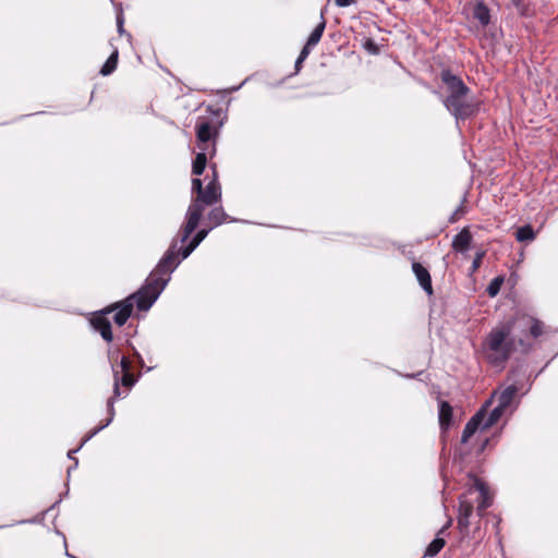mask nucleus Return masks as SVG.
I'll return each mask as SVG.
<instances>
[{
	"instance_id": "cd10ccee",
	"label": "nucleus",
	"mask_w": 558,
	"mask_h": 558,
	"mask_svg": "<svg viewBox=\"0 0 558 558\" xmlns=\"http://www.w3.org/2000/svg\"><path fill=\"white\" fill-rule=\"evenodd\" d=\"M504 283V277L502 276H497L495 277L490 282L489 284L487 286L486 288V292L487 294L490 296V298H495L499 292H500V289H501V286Z\"/></svg>"
},
{
	"instance_id": "f257e3e1",
	"label": "nucleus",
	"mask_w": 558,
	"mask_h": 558,
	"mask_svg": "<svg viewBox=\"0 0 558 558\" xmlns=\"http://www.w3.org/2000/svg\"><path fill=\"white\" fill-rule=\"evenodd\" d=\"M168 281L169 278H155L154 276H148L145 283L136 292L122 301L116 302L120 308L112 317L114 324L120 327L123 326L131 317L134 306L142 312L148 311L157 301Z\"/></svg>"
},
{
	"instance_id": "473e14b6",
	"label": "nucleus",
	"mask_w": 558,
	"mask_h": 558,
	"mask_svg": "<svg viewBox=\"0 0 558 558\" xmlns=\"http://www.w3.org/2000/svg\"><path fill=\"white\" fill-rule=\"evenodd\" d=\"M363 47L372 54H377L379 52L377 44L372 38H366L363 44Z\"/></svg>"
},
{
	"instance_id": "c03bdc74",
	"label": "nucleus",
	"mask_w": 558,
	"mask_h": 558,
	"mask_svg": "<svg viewBox=\"0 0 558 558\" xmlns=\"http://www.w3.org/2000/svg\"><path fill=\"white\" fill-rule=\"evenodd\" d=\"M209 168L213 171V178H215V174L218 177V174H217V165L216 163H210Z\"/></svg>"
},
{
	"instance_id": "37998d69",
	"label": "nucleus",
	"mask_w": 558,
	"mask_h": 558,
	"mask_svg": "<svg viewBox=\"0 0 558 558\" xmlns=\"http://www.w3.org/2000/svg\"><path fill=\"white\" fill-rule=\"evenodd\" d=\"M80 449H81V448H80V446H78L76 449L70 450V451L68 452V458L74 461V459H75V458H74V453H76Z\"/></svg>"
},
{
	"instance_id": "1a4fd4ad",
	"label": "nucleus",
	"mask_w": 558,
	"mask_h": 558,
	"mask_svg": "<svg viewBox=\"0 0 558 558\" xmlns=\"http://www.w3.org/2000/svg\"><path fill=\"white\" fill-rule=\"evenodd\" d=\"M119 308V305L114 302L102 310L94 312L89 318L93 329L108 343L113 340L112 326L108 315L118 313Z\"/></svg>"
},
{
	"instance_id": "bb28decb",
	"label": "nucleus",
	"mask_w": 558,
	"mask_h": 558,
	"mask_svg": "<svg viewBox=\"0 0 558 558\" xmlns=\"http://www.w3.org/2000/svg\"><path fill=\"white\" fill-rule=\"evenodd\" d=\"M534 238H535V232L531 225L522 226L517 230L515 239L519 242L532 241V240H534Z\"/></svg>"
},
{
	"instance_id": "aec40b11",
	"label": "nucleus",
	"mask_w": 558,
	"mask_h": 558,
	"mask_svg": "<svg viewBox=\"0 0 558 558\" xmlns=\"http://www.w3.org/2000/svg\"><path fill=\"white\" fill-rule=\"evenodd\" d=\"M505 411V408H500V405L497 404L489 413L486 412V416L482 423V430H486L495 425L500 420Z\"/></svg>"
},
{
	"instance_id": "39448f33",
	"label": "nucleus",
	"mask_w": 558,
	"mask_h": 558,
	"mask_svg": "<svg viewBox=\"0 0 558 558\" xmlns=\"http://www.w3.org/2000/svg\"><path fill=\"white\" fill-rule=\"evenodd\" d=\"M182 243L179 240H173L165 252L163 256L160 258L154 270L149 274V276H154L155 278H169L170 275L174 271V269L180 265L182 255L180 254V248H178V243Z\"/></svg>"
},
{
	"instance_id": "4468645a",
	"label": "nucleus",
	"mask_w": 558,
	"mask_h": 558,
	"mask_svg": "<svg viewBox=\"0 0 558 558\" xmlns=\"http://www.w3.org/2000/svg\"><path fill=\"white\" fill-rule=\"evenodd\" d=\"M412 270L416 277L418 284L425 291V293L429 296L433 295L434 289L429 270L418 262L412 263Z\"/></svg>"
},
{
	"instance_id": "9b49d317",
	"label": "nucleus",
	"mask_w": 558,
	"mask_h": 558,
	"mask_svg": "<svg viewBox=\"0 0 558 558\" xmlns=\"http://www.w3.org/2000/svg\"><path fill=\"white\" fill-rule=\"evenodd\" d=\"M440 80L446 87L447 96H469L471 93L470 87L463 82V80L453 74L450 69H444L440 72Z\"/></svg>"
},
{
	"instance_id": "f704fd0d",
	"label": "nucleus",
	"mask_w": 558,
	"mask_h": 558,
	"mask_svg": "<svg viewBox=\"0 0 558 558\" xmlns=\"http://www.w3.org/2000/svg\"><path fill=\"white\" fill-rule=\"evenodd\" d=\"M107 355H108V360L109 362L112 364H114L113 362H117L118 359H119V355H120V350L119 349H112V348H109L108 349V352H107Z\"/></svg>"
},
{
	"instance_id": "6ab92c4d",
	"label": "nucleus",
	"mask_w": 558,
	"mask_h": 558,
	"mask_svg": "<svg viewBox=\"0 0 558 558\" xmlns=\"http://www.w3.org/2000/svg\"><path fill=\"white\" fill-rule=\"evenodd\" d=\"M438 417L440 428L444 430L448 429L453 417V409L448 401L439 402Z\"/></svg>"
},
{
	"instance_id": "e433bc0d",
	"label": "nucleus",
	"mask_w": 558,
	"mask_h": 558,
	"mask_svg": "<svg viewBox=\"0 0 558 558\" xmlns=\"http://www.w3.org/2000/svg\"><path fill=\"white\" fill-rule=\"evenodd\" d=\"M314 46H308V43H306L304 45V47L302 48L300 54H299V58H301V60H306V58L308 57V54L311 53V50Z\"/></svg>"
},
{
	"instance_id": "c756f323",
	"label": "nucleus",
	"mask_w": 558,
	"mask_h": 558,
	"mask_svg": "<svg viewBox=\"0 0 558 558\" xmlns=\"http://www.w3.org/2000/svg\"><path fill=\"white\" fill-rule=\"evenodd\" d=\"M485 255H486V251L485 250H480V251H477L475 253L474 259H473L471 268H470V274L471 275L478 270V268L481 267L483 258L485 257Z\"/></svg>"
},
{
	"instance_id": "c85d7f7f",
	"label": "nucleus",
	"mask_w": 558,
	"mask_h": 558,
	"mask_svg": "<svg viewBox=\"0 0 558 558\" xmlns=\"http://www.w3.org/2000/svg\"><path fill=\"white\" fill-rule=\"evenodd\" d=\"M108 426V422L100 423L97 427L90 429L83 438L80 444V448H82L88 440H90L94 436H96L100 430Z\"/></svg>"
},
{
	"instance_id": "412c9836",
	"label": "nucleus",
	"mask_w": 558,
	"mask_h": 558,
	"mask_svg": "<svg viewBox=\"0 0 558 558\" xmlns=\"http://www.w3.org/2000/svg\"><path fill=\"white\" fill-rule=\"evenodd\" d=\"M210 149L201 150L196 154L195 158L192 162V173L194 175H202L206 165H207V155H209Z\"/></svg>"
},
{
	"instance_id": "423d86ee",
	"label": "nucleus",
	"mask_w": 558,
	"mask_h": 558,
	"mask_svg": "<svg viewBox=\"0 0 558 558\" xmlns=\"http://www.w3.org/2000/svg\"><path fill=\"white\" fill-rule=\"evenodd\" d=\"M442 105L450 112L451 116L458 121H465L474 117L478 111V106L468 100V96H446L442 99Z\"/></svg>"
},
{
	"instance_id": "20e7f679",
	"label": "nucleus",
	"mask_w": 558,
	"mask_h": 558,
	"mask_svg": "<svg viewBox=\"0 0 558 558\" xmlns=\"http://www.w3.org/2000/svg\"><path fill=\"white\" fill-rule=\"evenodd\" d=\"M206 111L209 112L214 119L199 117L196 121L195 133L197 147L199 150L210 149L209 157L211 158L216 155V140L219 135V129L223 124L221 119L222 110L221 108H214V106H208Z\"/></svg>"
},
{
	"instance_id": "7c9ffc66",
	"label": "nucleus",
	"mask_w": 558,
	"mask_h": 558,
	"mask_svg": "<svg viewBox=\"0 0 558 558\" xmlns=\"http://www.w3.org/2000/svg\"><path fill=\"white\" fill-rule=\"evenodd\" d=\"M117 398L118 397H114V395H113L107 401L108 418L105 422H108V425L113 421V417H114V414H116V411H114V400Z\"/></svg>"
},
{
	"instance_id": "79ce46f5",
	"label": "nucleus",
	"mask_w": 558,
	"mask_h": 558,
	"mask_svg": "<svg viewBox=\"0 0 558 558\" xmlns=\"http://www.w3.org/2000/svg\"><path fill=\"white\" fill-rule=\"evenodd\" d=\"M488 442H489L488 438H485L484 440H482L478 451L480 452L484 451L486 446L488 445Z\"/></svg>"
},
{
	"instance_id": "58836bf2",
	"label": "nucleus",
	"mask_w": 558,
	"mask_h": 558,
	"mask_svg": "<svg viewBox=\"0 0 558 558\" xmlns=\"http://www.w3.org/2000/svg\"><path fill=\"white\" fill-rule=\"evenodd\" d=\"M335 2L338 7L344 8L353 4L355 0H335Z\"/></svg>"
},
{
	"instance_id": "72a5a7b5",
	"label": "nucleus",
	"mask_w": 558,
	"mask_h": 558,
	"mask_svg": "<svg viewBox=\"0 0 558 558\" xmlns=\"http://www.w3.org/2000/svg\"><path fill=\"white\" fill-rule=\"evenodd\" d=\"M204 185L203 181L199 178H194L192 180V193L196 195H201L203 192Z\"/></svg>"
},
{
	"instance_id": "ddd939ff",
	"label": "nucleus",
	"mask_w": 558,
	"mask_h": 558,
	"mask_svg": "<svg viewBox=\"0 0 558 558\" xmlns=\"http://www.w3.org/2000/svg\"><path fill=\"white\" fill-rule=\"evenodd\" d=\"M486 416L485 408L480 409L465 424L461 436V444L465 445L470 438L477 432L482 430V423Z\"/></svg>"
},
{
	"instance_id": "a878e982",
	"label": "nucleus",
	"mask_w": 558,
	"mask_h": 558,
	"mask_svg": "<svg viewBox=\"0 0 558 558\" xmlns=\"http://www.w3.org/2000/svg\"><path fill=\"white\" fill-rule=\"evenodd\" d=\"M457 527L460 534V542H463L470 535V517L458 515Z\"/></svg>"
},
{
	"instance_id": "f8f14e48",
	"label": "nucleus",
	"mask_w": 558,
	"mask_h": 558,
	"mask_svg": "<svg viewBox=\"0 0 558 558\" xmlns=\"http://www.w3.org/2000/svg\"><path fill=\"white\" fill-rule=\"evenodd\" d=\"M473 490H476L478 493V504L476 508L477 515L483 517L485 510L493 504L492 497L489 496L488 487L483 481H481L480 478H475L472 487L469 489V493L471 494Z\"/></svg>"
},
{
	"instance_id": "f3484780",
	"label": "nucleus",
	"mask_w": 558,
	"mask_h": 558,
	"mask_svg": "<svg viewBox=\"0 0 558 558\" xmlns=\"http://www.w3.org/2000/svg\"><path fill=\"white\" fill-rule=\"evenodd\" d=\"M472 15L482 27H486L490 23V10L483 0H477L473 4Z\"/></svg>"
},
{
	"instance_id": "dca6fc26",
	"label": "nucleus",
	"mask_w": 558,
	"mask_h": 558,
	"mask_svg": "<svg viewBox=\"0 0 558 558\" xmlns=\"http://www.w3.org/2000/svg\"><path fill=\"white\" fill-rule=\"evenodd\" d=\"M233 221H235V219L230 218L221 206L211 208L206 217V222L211 230L222 223Z\"/></svg>"
},
{
	"instance_id": "393cba45",
	"label": "nucleus",
	"mask_w": 558,
	"mask_h": 558,
	"mask_svg": "<svg viewBox=\"0 0 558 558\" xmlns=\"http://www.w3.org/2000/svg\"><path fill=\"white\" fill-rule=\"evenodd\" d=\"M474 507L472 501L468 500L465 495L459 497L458 515L470 517L473 514Z\"/></svg>"
},
{
	"instance_id": "de8ad7c7",
	"label": "nucleus",
	"mask_w": 558,
	"mask_h": 558,
	"mask_svg": "<svg viewBox=\"0 0 558 558\" xmlns=\"http://www.w3.org/2000/svg\"><path fill=\"white\" fill-rule=\"evenodd\" d=\"M408 378H414V375H407Z\"/></svg>"
},
{
	"instance_id": "7ed1b4c3",
	"label": "nucleus",
	"mask_w": 558,
	"mask_h": 558,
	"mask_svg": "<svg viewBox=\"0 0 558 558\" xmlns=\"http://www.w3.org/2000/svg\"><path fill=\"white\" fill-rule=\"evenodd\" d=\"M221 201V186L218 177L215 174L207 185L203 189L201 195L192 198L185 214V222L180 230V241L185 243L191 234L198 227L206 206H213Z\"/></svg>"
},
{
	"instance_id": "4c0bfd02",
	"label": "nucleus",
	"mask_w": 558,
	"mask_h": 558,
	"mask_svg": "<svg viewBox=\"0 0 558 558\" xmlns=\"http://www.w3.org/2000/svg\"><path fill=\"white\" fill-rule=\"evenodd\" d=\"M452 521H453L452 518H449L447 520V522L445 523V525L437 532L438 535H444L448 531V529L452 525Z\"/></svg>"
},
{
	"instance_id": "49530a36",
	"label": "nucleus",
	"mask_w": 558,
	"mask_h": 558,
	"mask_svg": "<svg viewBox=\"0 0 558 558\" xmlns=\"http://www.w3.org/2000/svg\"><path fill=\"white\" fill-rule=\"evenodd\" d=\"M518 343L521 347H526L525 341H524V339L522 337L519 338ZM527 348H531V344H527Z\"/></svg>"
},
{
	"instance_id": "6e6552de",
	"label": "nucleus",
	"mask_w": 558,
	"mask_h": 558,
	"mask_svg": "<svg viewBox=\"0 0 558 558\" xmlns=\"http://www.w3.org/2000/svg\"><path fill=\"white\" fill-rule=\"evenodd\" d=\"M504 324H511V332L518 330L521 336H530L533 339L541 337L545 329V325L542 320L527 314H517Z\"/></svg>"
},
{
	"instance_id": "c9c22d12",
	"label": "nucleus",
	"mask_w": 558,
	"mask_h": 558,
	"mask_svg": "<svg viewBox=\"0 0 558 558\" xmlns=\"http://www.w3.org/2000/svg\"><path fill=\"white\" fill-rule=\"evenodd\" d=\"M123 24H124V17H123V13L122 11H120L117 15V28H118V32L120 34H123L124 33V27H123Z\"/></svg>"
},
{
	"instance_id": "a18cd8bd",
	"label": "nucleus",
	"mask_w": 558,
	"mask_h": 558,
	"mask_svg": "<svg viewBox=\"0 0 558 558\" xmlns=\"http://www.w3.org/2000/svg\"><path fill=\"white\" fill-rule=\"evenodd\" d=\"M77 464H78L77 459H74L73 465L69 466V469H68V473L70 474L72 470L76 469Z\"/></svg>"
},
{
	"instance_id": "0eeeda50",
	"label": "nucleus",
	"mask_w": 558,
	"mask_h": 558,
	"mask_svg": "<svg viewBox=\"0 0 558 558\" xmlns=\"http://www.w3.org/2000/svg\"><path fill=\"white\" fill-rule=\"evenodd\" d=\"M507 379L511 381V384L498 396V404L500 408H505L506 410L511 405L517 393L523 390L524 385L527 381V376L525 371L518 367L508 373Z\"/></svg>"
},
{
	"instance_id": "2f4dec72",
	"label": "nucleus",
	"mask_w": 558,
	"mask_h": 558,
	"mask_svg": "<svg viewBox=\"0 0 558 558\" xmlns=\"http://www.w3.org/2000/svg\"><path fill=\"white\" fill-rule=\"evenodd\" d=\"M465 202V198H463L460 206L452 213V215L449 217V222L454 223L458 221V219L465 214V208L463 203Z\"/></svg>"
},
{
	"instance_id": "5701e85b",
	"label": "nucleus",
	"mask_w": 558,
	"mask_h": 558,
	"mask_svg": "<svg viewBox=\"0 0 558 558\" xmlns=\"http://www.w3.org/2000/svg\"><path fill=\"white\" fill-rule=\"evenodd\" d=\"M446 541L441 535L436 534V537L427 546L424 557H435L445 547Z\"/></svg>"
},
{
	"instance_id": "ea45409f",
	"label": "nucleus",
	"mask_w": 558,
	"mask_h": 558,
	"mask_svg": "<svg viewBox=\"0 0 558 558\" xmlns=\"http://www.w3.org/2000/svg\"><path fill=\"white\" fill-rule=\"evenodd\" d=\"M132 349H133V355L136 357L140 367H142V368L145 367V363H144L142 355L136 351L135 348H132Z\"/></svg>"
},
{
	"instance_id": "a19ab883",
	"label": "nucleus",
	"mask_w": 558,
	"mask_h": 558,
	"mask_svg": "<svg viewBox=\"0 0 558 558\" xmlns=\"http://www.w3.org/2000/svg\"><path fill=\"white\" fill-rule=\"evenodd\" d=\"M305 60H301V58L298 57L296 61H295V64H294V69H295V73H299L301 68H302V63L304 62Z\"/></svg>"
},
{
	"instance_id": "9d476101",
	"label": "nucleus",
	"mask_w": 558,
	"mask_h": 558,
	"mask_svg": "<svg viewBox=\"0 0 558 558\" xmlns=\"http://www.w3.org/2000/svg\"><path fill=\"white\" fill-rule=\"evenodd\" d=\"M119 367L120 371L118 369V366L112 364L114 397L121 396L120 385L130 389L136 384L140 377L132 373L131 361L124 355L121 356Z\"/></svg>"
},
{
	"instance_id": "a211bd4d",
	"label": "nucleus",
	"mask_w": 558,
	"mask_h": 558,
	"mask_svg": "<svg viewBox=\"0 0 558 558\" xmlns=\"http://www.w3.org/2000/svg\"><path fill=\"white\" fill-rule=\"evenodd\" d=\"M211 229L209 227L198 230L190 240L187 245L180 248V254L182 255V258H187L192 254V252L205 240V238L208 235Z\"/></svg>"
},
{
	"instance_id": "f03ea898",
	"label": "nucleus",
	"mask_w": 558,
	"mask_h": 558,
	"mask_svg": "<svg viewBox=\"0 0 558 558\" xmlns=\"http://www.w3.org/2000/svg\"><path fill=\"white\" fill-rule=\"evenodd\" d=\"M515 344L514 338L511 337V324H500L486 335L481 350L485 361L501 371L515 352Z\"/></svg>"
},
{
	"instance_id": "b1692460",
	"label": "nucleus",
	"mask_w": 558,
	"mask_h": 558,
	"mask_svg": "<svg viewBox=\"0 0 558 558\" xmlns=\"http://www.w3.org/2000/svg\"><path fill=\"white\" fill-rule=\"evenodd\" d=\"M326 28V21L325 19L322 16V21L318 23V25L312 31L310 37L307 38V41L308 43V46H316L320 39H322V36L324 34V31Z\"/></svg>"
},
{
	"instance_id": "4be33fe9",
	"label": "nucleus",
	"mask_w": 558,
	"mask_h": 558,
	"mask_svg": "<svg viewBox=\"0 0 558 558\" xmlns=\"http://www.w3.org/2000/svg\"><path fill=\"white\" fill-rule=\"evenodd\" d=\"M118 59H119V51L116 48L112 51V53L109 56L107 61L104 63V65L101 66L99 73L102 76H108V75L112 74L116 71V69H117Z\"/></svg>"
},
{
	"instance_id": "2eb2a0df",
	"label": "nucleus",
	"mask_w": 558,
	"mask_h": 558,
	"mask_svg": "<svg viewBox=\"0 0 558 558\" xmlns=\"http://www.w3.org/2000/svg\"><path fill=\"white\" fill-rule=\"evenodd\" d=\"M472 240L473 236L469 227H464L453 236L451 247L457 253L465 254L471 247Z\"/></svg>"
}]
</instances>
